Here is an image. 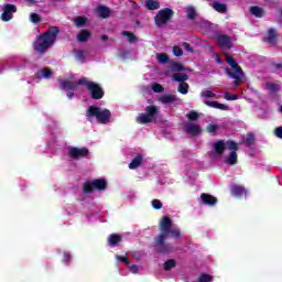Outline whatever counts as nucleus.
<instances>
[{
	"instance_id": "1",
	"label": "nucleus",
	"mask_w": 282,
	"mask_h": 282,
	"mask_svg": "<svg viewBox=\"0 0 282 282\" xmlns=\"http://www.w3.org/2000/svg\"><path fill=\"white\" fill-rule=\"evenodd\" d=\"M160 230L158 237L154 238V249L159 254H167L173 250V246L171 243H166V239L169 236L173 237L174 239H180L182 232L180 229H173V220L169 218V216H164L160 221Z\"/></svg>"
},
{
	"instance_id": "2",
	"label": "nucleus",
	"mask_w": 282,
	"mask_h": 282,
	"mask_svg": "<svg viewBox=\"0 0 282 282\" xmlns=\"http://www.w3.org/2000/svg\"><path fill=\"white\" fill-rule=\"evenodd\" d=\"M58 34H61L58 26H48V30L39 35L33 43L35 54L43 56L45 52L56 43Z\"/></svg>"
},
{
	"instance_id": "3",
	"label": "nucleus",
	"mask_w": 282,
	"mask_h": 282,
	"mask_svg": "<svg viewBox=\"0 0 282 282\" xmlns=\"http://www.w3.org/2000/svg\"><path fill=\"white\" fill-rule=\"evenodd\" d=\"M61 85L63 89H77L78 85H84L87 87L91 100H102V98H105V90L100 84H97L96 82H89L87 80V77H83L78 82L64 79L61 82Z\"/></svg>"
},
{
	"instance_id": "4",
	"label": "nucleus",
	"mask_w": 282,
	"mask_h": 282,
	"mask_svg": "<svg viewBox=\"0 0 282 282\" xmlns=\"http://www.w3.org/2000/svg\"><path fill=\"white\" fill-rule=\"evenodd\" d=\"M226 63L231 68H226L225 74L229 76V78L234 79V84L236 86L241 85V80L243 78V69H241V66L232 58L230 55H226Z\"/></svg>"
},
{
	"instance_id": "5",
	"label": "nucleus",
	"mask_w": 282,
	"mask_h": 282,
	"mask_svg": "<svg viewBox=\"0 0 282 282\" xmlns=\"http://www.w3.org/2000/svg\"><path fill=\"white\" fill-rule=\"evenodd\" d=\"M86 117L96 118L99 124H107L111 120V111L97 106H89L86 110Z\"/></svg>"
},
{
	"instance_id": "6",
	"label": "nucleus",
	"mask_w": 282,
	"mask_h": 282,
	"mask_svg": "<svg viewBox=\"0 0 282 282\" xmlns=\"http://www.w3.org/2000/svg\"><path fill=\"white\" fill-rule=\"evenodd\" d=\"M160 109L155 105H150L145 107V113H140L135 121L138 124H155L158 122V116Z\"/></svg>"
},
{
	"instance_id": "7",
	"label": "nucleus",
	"mask_w": 282,
	"mask_h": 282,
	"mask_svg": "<svg viewBox=\"0 0 282 282\" xmlns=\"http://www.w3.org/2000/svg\"><path fill=\"white\" fill-rule=\"evenodd\" d=\"M83 193L89 195L94 191H107V180L96 178L94 181H86L82 186Z\"/></svg>"
},
{
	"instance_id": "8",
	"label": "nucleus",
	"mask_w": 282,
	"mask_h": 282,
	"mask_svg": "<svg viewBox=\"0 0 282 282\" xmlns=\"http://www.w3.org/2000/svg\"><path fill=\"white\" fill-rule=\"evenodd\" d=\"M174 14L175 12L171 8H164L160 10L154 17V23L156 28H164V25H166V23L173 19Z\"/></svg>"
},
{
	"instance_id": "9",
	"label": "nucleus",
	"mask_w": 282,
	"mask_h": 282,
	"mask_svg": "<svg viewBox=\"0 0 282 282\" xmlns=\"http://www.w3.org/2000/svg\"><path fill=\"white\" fill-rule=\"evenodd\" d=\"M226 145L230 152L225 159V164L235 166V164L238 162L237 152L239 151V143L235 142L234 140H227Z\"/></svg>"
},
{
	"instance_id": "10",
	"label": "nucleus",
	"mask_w": 282,
	"mask_h": 282,
	"mask_svg": "<svg viewBox=\"0 0 282 282\" xmlns=\"http://www.w3.org/2000/svg\"><path fill=\"white\" fill-rule=\"evenodd\" d=\"M17 12V6L12 3H6L2 6V13H1V20L4 23H8V21H12L14 19V13Z\"/></svg>"
},
{
	"instance_id": "11",
	"label": "nucleus",
	"mask_w": 282,
	"mask_h": 282,
	"mask_svg": "<svg viewBox=\"0 0 282 282\" xmlns=\"http://www.w3.org/2000/svg\"><path fill=\"white\" fill-rule=\"evenodd\" d=\"M68 155L72 160H83L89 156V149L72 147L68 149Z\"/></svg>"
},
{
	"instance_id": "12",
	"label": "nucleus",
	"mask_w": 282,
	"mask_h": 282,
	"mask_svg": "<svg viewBox=\"0 0 282 282\" xmlns=\"http://www.w3.org/2000/svg\"><path fill=\"white\" fill-rule=\"evenodd\" d=\"M184 130L187 135H193L194 138H197V135H202V126L197 123H185Z\"/></svg>"
},
{
	"instance_id": "13",
	"label": "nucleus",
	"mask_w": 282,
	"mask_h": 282,
	"mask_svg": "<svg viewBox=\"0 0 282 282\" xmlns=\"http://www.w3.org/2000/svg\"><path fill=\"white\" fill-rule=\"evenodd\" d=\"M216 41H217L218 45L220 47H223L224 50L232 48V41H231L230 36L226 35V34L216 35Z\"/></svg>"
},
{
	"instance_id": "14",
	"label": "nucleus",
	"mask_w": 282,
	"mask_h": 282,
	"mask_svg": "<svg viewBox=\"0 0 282 282\" xmlns=\"http://www.w3.org/2000/svg\"><path fill=\"white\" fill-rule=\"evenodd\" d=\"M279 33L276 29H269L267 32V36L263 39L264 43H269V45H276V41L279 39Z\"/></svg>"
},
{
	"instance_id": "15",
	"label": "nucleus",
	"mask_w": 282,
	"mask_h": 282,
	"mask_svg": "<svg viewBox=\"0 0 282 282\" xmlns=\"http://www.w3.org/2000/svg\"><path fill=\"white\" fill-rule=\"evenodd\" d=\"M200 199L205 206H215L217 204V197L210 194L203 193Z\"/></svg>"
},
{
	"instance_id": "16",
	"label": "nucleus",
	"mask_w": 282,
	"mask_h": 282,
	"mask_svg": "<svg viewBox=\"0 0 282 282\" xmlns=\"http://www.w3.org/2000/svg\"><path fill=\"white\" fill-rule=\"evenodd\" d=\"M249 12L252 17H256V19H263V17H265V10L259 6L250 7Z\"/></svg>"
},
{
	"instance_id": "17",
	"label": "nucleus",
	"mask_w": 282,
	"mask_h": 282,
	"mask_svg": "<svg viewBox=\"0 0 282 282\" xmlns=\"http://www.w3.org/2000/svg\"><path fill=\"white\" fill-rule=\"evenodd\" d=\"M226 148H228V145L225 143L224 140H218L214 143V151L216 155H224Z\"/></svg>"
},
{
	"instance_id": "18",
	"label": "nucleus",
	"mask_w": 282,
	"mask_h": 282,
	"mask_svg": "<svg viewBox=\"0 0 282 282\" xmlns=\"http://www.w3.org/2000/svg\"><path fill=\"white\" fill-rule=\"evenodd\" d=\"M257 139L254 138V133L249 132L248 133V149H249V155L254 156V149L257 148V144L254 142Z\"/></svg>"
},
{
	"instance_id": "19",
	"label": "nucleus",
	"mask_w": 282,
	"mask_h": 282,
	"mask_svg": "<svg viewBox=\"0 0 282 282\" xmlns=\"http://www.w3.org/2000/svg\"><path fill=\"white\" fill-rule=\"evenodd\" d=\"M177 100H180L177 95H162L159 98V102H162V105H171L173 102H177Z\"/></svg>"
},
{
	"instance_id": "20",
	"label": "nucleus",
	"mask_w": 282,
	"mask_h": 282,
	"mask_svg": "<svg viewBox=\"0 0 282 282\" xmlns=\"http://www.w3.org/2000/svg\"><path fill=\"white\" fill-rule=\"evenodd\" d=\"M97 12L101 19H109V17H111V9H109V7H105L104 4H99L97 7Z\"/></svg>"
},
{
	"instance_id": "21",
	"label": "nucleus",
	"mask_w": 282,
	"mask_h": 282,
	"mask_svg": "<svg viewBox=\"0 0 282 282\" xmlns=\"http://www.w3.org/2000/svg\"><path fill=\"white\" fill-rule=\"evenodd\" d=\"M89 39H91V33L87 29L80 30L77 34V41L79 43H87Z\"/></svg>"
},
{
	"instance_id": "22",
	"label": "nucleus",
	"mask_w": 282,
	"mask_h": 282,
	"mask_svg": "<svg viewBox=\"0 0 282 282\" xmlns=\"http://www.w3.org/2000/svg\"><path fill=\"white\" fill-rule=\"evenodd\" d=\"M212 8H214L216 12H219L220 14H226V12H228V7L218 1H214L212 3Z\"/></svg>"
},
{
	"instance_id": "23",
	"label": "nucleus",
	"mask_w": 282,
	"mask_h": 282,
	"mask_svg": "<svg viewBox=\"0 0 282 282\" xmlns=\"http://www.w3.org/2000/svg\"><path fill=\"white\" fill-rule=\"evenodd\" d=\"M107 241H108V246H118V243L122 241V236L118 234H111L108 236Z\"/></svg>"
},
{
	"instance_id": "24",
	"label": "nucleus",
	"mask_w": 282,
	"mask_h": 282,
	"mask_svg": "<svg viewBox=\"0 0 282 282\" xmlns=\"http://www.w3.org/2000/svg\"><path fill=\"white\" fill-rule=\"evenodd\" d=\"M231 194L234 197H243V195H246V188L243 186L234 185L231 187Z\"/></svg>"
},
{
	"instance_id": "25",
	"label": "nucleus",
	"mask_w": 282,
	"mask_h": 282,
	"mask_svg": "<svg viewBox=\"0 0 282 282\" xmlns=\"http://www.w3.org/2000/svg\"><path fill=\"white\" fill-rule=\"evenodd\" d=\"M147 10H160V2L158 0H145Z\"/></svg>"
},
{
	"instance_id": "26",
	"label": "nucleus",
	"mask_w": 282,
	"mask_h": 282,
	"mask_svg": "<svg viewBox=\"0 0 282 282\" xmlns=\"http://www.w3.org/2000/svg\"><path fill=\"white\" fill-rule=\"evenodd\" d=\"M170 63H171L170 69L172 72H186V68L184 67V64H182L180 62H173V61H171Z\"/></svg>"
},
{
	"instance_id": "27",
	"label": "nucleus",
	"mask_w": 282,
	"mask_h": 282,
	"mask_svg": "<svg viewBox=\"0 0 282 282\" xmlns=\"http://www.w3.org/2000/svg\"><path fill=\"white\" fill-rule=\"evenodd\" d=\"M52 76V69L43 68L40 72L35 73L36 78H50Z\"/></svg>"
},
{
	"instance_id": "28",
	"label": "nucleus",
	"mask_w": 282,
	"mask_h": 282,
	"mask_svg": "<svg viewBox=\"0 0 282 282\" xmlns=\"http://www.w3.org/2000/svg\"><path fill=\"white\" fill-rule=\"evenodd\" d=\"M173 80H175V83H186V80H188V75L187 74H182V73H175L172 76Z\"/></svg>"
},
{
	"instance_id": "29",
	"label": "nucleus",
	"mask_w": 282,
	"mask_h": 282,
	"mask_svg": "<svg viewBox=\"0 0 282 282\" xmlns=\"http://www.w3.org/2000/svg\"><path fill=\"white\" fill-rule=\"evenodd\" d=\"M140 164H142V155L138 154L129 164V169L135 170L138 166H140Z\"/></svg>"
},
{
	"instance_id": "30",
	"label": "nucleus",
	"mask_w": 282,
	"mask_h": 282,
	"mask_svg": "<svg viewBox=\"0 0 282 282\" xmlns=\"http://www.w3.org/2000/svg\"><path fill=\"white\" fill-rule=\"evenodd\" d=\"M156 61L162 63V65H166V63H170V57L166 53H158Z\"/></svg>"
},
{
	"instance_id": "31",
	"label": "nucleus",
	"mask_w": 282,
	"mask_h": 282,
	"mask_svg": "<svg viewBox=\"0 0 282 282\" xmlns=\"http://www.w3.org/2000/svg\"><path fill=\"white\" fill-rule=\"evenodd\" d=\"M186 118L189 122H197L199 120V112L192 110L186 115Z\"/></svg>"
},
{
	"instance_id": "32",
	"label": "nucleus",
	"mask_w": 282,
	"mask_h": 282,
	"mask_svg": "<svg viewBox=\"0 0 282 282\" xmlns=\"http://www.w3.org/2000/svg\"><path fill=\"white\" fill-rule=\"evenodd\" d=\"M175 265H177V262L175 261V259H170V260L164 262L163 269L166 272H169V270H173V268H175Z\"/></svg>"
},
{
	"instance_id": "33",
	"label": "nucleus",
	"mask_w": 282,
	"mask_h": 282,
	"mask_svg": "<svg viewBox=\"0 0 282 282\" xmlns=\"http://www.w3.org/2000/svg\"><path fill=\"white\" fill-rule=\"evenodd\" d=\"M267 89H269V91H271L272 94H279V91H281V86L274 83H268Z\"/></svg>"
},
{
	"instance_id": "34",
	"label": "nucleus",
	"mask_w": 282,
	"mask_h": 282,
	"mask_svg": "<svg viewBox=\"0 0 282 282\" xmlns=\"http://www.w3.org/2000/svg\"><path fill=\"white\" fill-rule=\"evenodd\" d=\"M187 19L189 21H195L197 19V11L195 10V7H189L187 9Z\"/></svg>"
},
{
	"instance_id": "35",
	"label": "nucleus",
	"mask_w": 282,
	"mask_h": 282,
	"mask_svg": "<svg viewBox=\"0 0 282 282\" xmlns=\"http://www.w3.org/2000/svg\"><path fill=\"white\" fill-rule=\"evenodd\" d=\"M122 36H127L128 41L130 43H135V41H138V37L135 36V34L133 32H129V31H123L121 33Z\"/></svg>"
},
{
	"instance_id": "36",
	"label": "nucleus",
	"mask_w": 282,
	"mask_h": 282,
	"mask_svg": "<svg viewBox=\"0 0 282 282\" xmlns=\"http://www.w3.org/2000/svg\"><path fill=\"white\" fill-rule=\"evenodd\" d=\"M74 22L77 28H83L87 24V17H77Z\"/></svg>"
},
{
	"instance_id": "37",
	"label": "nucleus",
	"mask_w": 282,
	"mask_h": 282,
	"mask_svg": "<svg viewBox=\"0 0 282 282\" xmlns=\"http://www.w3.org/2000/svg\"><path fill=\"white\" fill-rule=\"evenodd\" d=\"M188 88H189L188 83L183 82V83H180L177 91L180 94L186 95L188 94Z\"/></svg>"
},
{
	"instance_id": "38",
	"label": "nucleus",
	"mask_w": 282,
	"mask_h": 282,
	"mask_svg": "<svg viewBox=\"0 0 282 282\" xmlns=\"http://www.w3.org/2000/svg\"><path fill=\"white\" fill-rule=\"evenodd\" d=\"M31 23H41L42 19H41V15L39 13H30V17H29Z\"/></svg>"
},
{
	"instance_id": "39",
	"label": "nucleus",
	"mask_w": 282,
	"mask_h": 282,
	"mask_svg": "<svg viewBox=\"0 0 282 282\" xmlns=\"http://www.w3.org/2000/svg\"><path fill=\"white\" fill-rule=\"evenodd\" d=\"M198 282H213V275L203 273L198 276Z\"/></svg>"
},
{
	"instance_id": "40",
	"label": "nucleus",
	"mask_w": 282,
	"mask_h": 282,
	"mask_svg": "<svg viewBox=\"0 0 282 282\" xmlns=\"http://www.w3.org/2000/svg\"><path fill=\"white\" fill-rule=\"evenodd\" d=\"M224 98H225V100H239V96L238 95L230 94L228 91H226L224 94Z\"/></svg>"
},
{
	"instance_id": "41",
	"label": "nucleus",
	"mask_w": 282,
	"mask_h": 282,
	"mask_svg": "<svg viewBox=\"0 0 282 282\" xmlns=\"http://www.w3.org/2000/svg\"><path fill=\"white\" fill-rule=\"evenodd\" d=\"M117 261H121V263H124L126 265H129L131 261L129 260V257L127 256H116Z\"/></svg>"
},
{
	"instance_id": "42",
	"label": "nucleus",
	"mask_w": 282,
	"mask_h": 282,
	"mask_svg": "<svg viewBox=\"0 0 282 282\" xmlns=\"http://www.w3.org/2000/svg\"><path fill=\"white\" fill-rule=\"evenodd\" d=\"M152 90L155 91V94H162V91H164V87L160 84H153Z\"/></svg>"
},
{
	"instance_id": "43",
	"label": "nucleus",
	"mask_w": 282,
	"mask_h": 282,
	"mask_svg": "<svg viewBox=\"0 0 282 282\" xmlns=\"http://www.w3.org/2000/svg\"><path fill=\"white\" fill-rule=\"evenodd\" d=\"M173 54H174V56H184V51L180 46H174Z\"/></svg>"
},
{
	"instance_id": "44",
	"label": "nucleus",
	"mask_w": 282,
	"mask_h": 282,
	"mask_svg": "<svg viewBox=\"0 0 282 282\" xmlns=\"http://www.w3.org/2000/svg\"><path fill=\"white\" fill-rule=\"evenodd\" d=\"M152 207L154 208V210H161L162 208V203L160 199H153L152 200Z\"/></svg>"
},
{
	"instance_id": "45",
	"label": "nucleus",
	"mask_w": 282,
	"mask_h": 282,
	"mask_svg": "<svg viewBox=\"0 0 282 282\" xmlns=\"http://www.w3.org/2000/svg\"><path fill=\"white\" fill-rule=\"evenodd\" d=\"M217 129H219V126H217V124L209 123V124L207 126V131H208V133H216V132H217Z\"/></svg>"
},
{
	"instance_id": "46",
	"label": "nucleus",
	"mask_w": 282,
	"mask_h": 282,
	"mask_svg": "<svg viewBox=\"0 0 282 282\" xmlns=\"http://www.w3.org/2000/svg\"><path fill=\"white\" fill-rule=\"evenodd\" d=\"M202 98H215V93L210 90H205L202 93Z\"/></svg>"
},
{
	"instance_id": "47",
	"label": "nucleus",
	"mask_w": 282,
	"mask_h": 282,
	"mask_svg": "<svg viewBox=\"0 0 282 282\" xmlns=\"http://www.w3.org/2000/svg\"><path fill=\"white\" fill-rule=\"evenodd\" d=\"M205 105L207 107H213L214 109H217L218 105H219V101H208V100H205Z\"/></svg>"
},
{
	"instance_id": "48",
	"label": "nucleus",
	"mask_w": 282,
	"mask_h": 282,
	"mask_svg": "<svg viewBox=\"0 0 282 282\" xmlns=\"http://www.w3.org/2000/svg\"><path fill=\"white\" fill-rule=\"evenodd\" d=\"M76 58L78 61H85V51H82V50L77 51L76 52Z\"/></svg>"
},
{
	"instance_id": "49",
	"label": "nucleus",
	"mask_w": 282,
	"mask_h": 282,
	"mask_svg": "<svg viewBox=\"0 0 282 282\" xmlns=\"http://www.w3.org/2000/svg\"><path fill=\"white\" fill-rule=\"evenodd\" d=\"M274 133L276 138H280V140H282V127L275 128Z\"/></svg>"
},
{
	"instance_id": "50",
	"label": "nucleus",
	"mask_w": 282,
	"mask_h": 282,
	"mask_svg": "<svg viewBox=\"0 0 282 282\" xmlns=\"http://www.w3.org/2000/svg\"><path fill=\"white\" fill-rule=\"evenodd\" d=\"M183 47L186 52H191L193 53V47L191 46V44L188 42H184L183 43Z\"/></svg>"
},
{
	"instance_id": "51",
	"label": "nucleus",
	"mask_w": 282,
	"mask_h": 282,
	"mask_svg": "<svg viewBox=\"0 0 282 282\" xmlns=\"http://www.w3.org/2000/svg\"><path fill=\"white\" fill-rule=\"evenodd\" d=\"M217 109H220V111H228V109H230V107L218 102V108Z\"/></svg>"
},
{
	"instance_id": "52",
	"label": "nucleus",
	"mask_w": 282,
	"mask_h": 282,
	"mask_svg": "<svg viewBox=\"0 0 282 282\" xmlns=\"http://www.w3.org/2000/svg\"><path fill=\"white\" fill-rule=\"evenodd\" d=\"M63 261L64 263H69V261H72V256H69V253H64Z\"/></svg>"
},
{
	"instance_id": "53",
	"label": "nucleus",
	"mask_w": 282,
	"mask_h": 282,
	"mask_svg": "<svg viewBox=\"0 0 282 282\" xmlns=\"http://www.w3.org/2000/svg\"><path fill=\"white\" fill-rule=\"evenodd\" d=\"M138 270H139V268H138L137 264H132V265L130 267V272H131L132 274H138Z\"/></svg>"
},
{
	"instance_id": "54",
	"label": "nucleus",
	"mask_w": 282,
	"mask_h": 282,
	"mask_svg": "<svg viewBox=\"0 0 282 282\" xmlns=\"http://www.w3.org/2000/svg\"><path fill=\"white\" fill-rule=\"evenodd\" d=\"M68 90V93H67V98L69 99V100H72L73 98H74V91H76V89H67Z\"/></svg>"
},
{
	"instance_id": "55",
	"label": "nucleus",
	"mask_w": 282,
	"mask_h": 282,
	"mask_svg": "<svg viewBox=\"0 0 282 282\" xmlns=\"http://www.w3.org/2000/svg\"><path fill=\"white\" fill-rule=\"evenodd\" d=\"M273 67L274 69H282V63H274Z\"/></svg>"
},
{
	"instance_id": "56",
	"label": "nucleus",
	"mask_w": 282,
	"mask_h": 282,
	"mask_svg": "<svg viewBox=\"0 0 282 282\" xmlns=\"http://www.w3.org/2000/svg\"><path fill=\"white\" fill-rule=\"evenodd\" d=\"M26 3H29V6H34V3H37L36 0H26Z\"/></svg>"
},
{
	"instance_id": "57",
	"label": "nucleus",
	"mask_w": 282,
	"mask_h": 282,
	"mask_svg": "<svg viewBox=\"0 0 282 282\" xmlns=\"http://www.w3.org/2000/svg\"><path fill=\"white\" fill-rule=\"evenodd\" d=\"M100 40H101V41H109V36H108V35H101V36H100Z\"/></svg>"
},
{
	"instance_id": "58",
	"label": "nucleus",
	"mask_w": 282,
	"mask_h": 282,
	"mask_svg": "<svg viewBox=\"0 0 282 282\" xmlns=\"http://www.w3.org/2000/svg\"><path fill=\"white\" fill-rule=\"evenodd\" d=\"M280 111H281V113H282V105L280 106Z\"/></svg>"
}]
</instances>
